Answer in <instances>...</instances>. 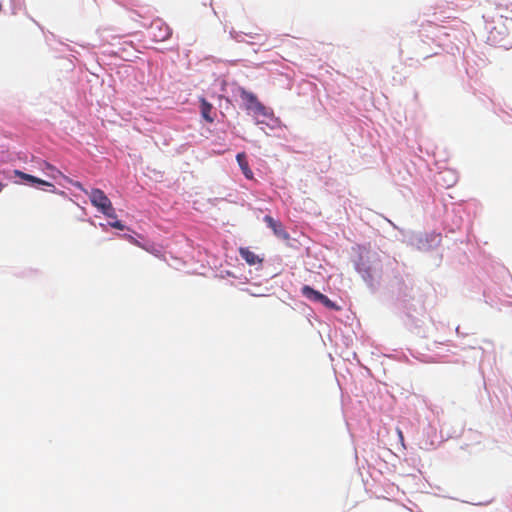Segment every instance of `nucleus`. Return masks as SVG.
<instances>
[{
  "mask_svg": "<svg viewBox=\"0 0 512 512\" xmlns=\"http://www.w3.org/2000/svg\"><path fill=\"white\" fill-rule=\"evenodd\" d=\"M109 225L111 227L115 228V229H118V230H124V228H125V226L119 220H115L113 222H110Z\"/></svg>",
  "mask_w": 512,
  "mask_h": 512,
  "instance_id": "11",
  "label": "nucleus"
},
{
  "mask_svg": "<svg viewBox=\"0 0 512 512\" xmlns=\"http://www.w3.org/2000/svg\"><path fill=\"white\" fill-rule=\"evenodd\" d=\"M301 293L304 297H306L307 299H309L310 301H313V302H318L319 297L322 294L321 292L314 290L309 285H304L301 288Z\"/></svg>",
  "mask_w": 512,
  "mask_h": 512,
  "instance_id": "9",
  "label": "nucleus"
},
{
  "mask_svg": "<svg viewBox=\"0 0 512 512\" xmlns=\"http://www.w3.org/2000/svg\"><path fill=\"white\" fill-rule=\"evenodd\" d=\"M4 187H5V184L0 181V193L2 192Z\"/></svg>",
  "mask_w": 512,
  "mask_h": 512,
  "instance_id": "13",
  "label": "nucleus"
},
{
  "mask_svg": "<svg viewBox=\"0 0 512 512\" xmlns=\"http://www.w3.org/2000/svg\"><path fill=\"white\" fill-rule=\"evenodd\" d=\"M200 111L203 119L208 123H213L215 120L216 113L214 112V108L212 104H210L206 99L201 98L200 100Z\"/></svg>",
  "mask_w": 512,
  "mask_h": 512,
  "instance_id": "5",
  "label": "nucleus"
},
{
  "mask_svg": "<svg viewBox=\"0 0 512 512\" xmlns=\"http://www.w3.org/2000/svg\"><path fill=\"white\" fill-rule=\"evenodd\" d=\"M264 222L267 224V226L269 228H271L274 232V234L278 237V238H281L283 240H288L289 239V234L287 233V231L284 229L283 225L281 224V222L275 220L273 217H271L270 215H266L264 217Z\"/></svg>",
  "mask_w": 512,
  "mask_h": 512,
  "instance_id": "4",
  "label": "nucleus"
},
{
  "mask_svg": "<svg viewBox=\"0 0 512 512\" xmlns=\"http://www.w3.org/2000/svg\"><path fill=\"white\" fill-rule=\"evenodd\" d=\"M236 159H237V162L243 172V174L245 175V177L247 179H252L253 178V172L252 170L250 169L249 165H248V162L246 160V156L244 153H238L237 156H236Z\"/></svg>",
  "mask_w": 512,
  "mask_h": 512,
  "instance_id": "8",
  "label": "nucleus"
},
{
  "mask_svg": "<svg viewBox=\"0 0 512 512\" xmlns=\"http://www.w3.org/2000/svg\"><path fill=\"white\" fill-rule=\"evenodd\" d=\"M398 434H399L400 439L403 440V434H402L401 430H398Z\"/></svg>",
  "mask_w": 512,
  "mask_h": 512,
  "instance_id": "14",
  "label": "nucleus"
},
{
  "mask_svg": "<svg viewBox=\"0 0 512 512\" xmlns=\"http://www.w3.org/2000/svg\"><path fill=\"white\" fill-rule=\"evenodd\" d=\"M239 253L241 257L249 264V265H256L262 263V259L255 254L253 251H251L247 247H241L239 249Z\"/></svg>",
  "mask_w": 512,
  "mask_h": 512,
  "instance_id": "6",
  "label": "nucleus"
},
{
  "mask_svg": "<svg viewBox=\"0 0 512 512\" xmlns=\"http://www.w3.org/2000/svg\"><path fill=\"white\" fill-rule=\"evenodd\" d=\"M14 175L16 177H19L25 181H28V182H31V183H35V184H40V185H45V186H49V187H54V185L50 182H47L45 180H42L40 178H37L33 175H30V174H27V173H24L20 170H14Z\"/></svg>",
  "mask_w": 512,
  "mask_h": 512,
  "instance_id": "7",
  "label": "nucleus"
},
{
  "mask_svg": "<svg viewBox=\"0 0 512 512\" xmlns=\"http://www.w3.org/2000/svg\"><path fill=\"white\" fill-rule=\"evenodd\" d=\"M72 185L87 194L90 198L91 204L101 213L108 218L116 219L117 216L112 202L101 189L93 188L91 191H88L79 181L72 182Z\"/></svg>",
  "mask_w": 512,
  "mask_h": 512,
  "instance_id": "1",
  "label": "nucleus"
},
{
  "mask_svg": "<svg viewBox=\"0 0 512 512\" xmlns=\"http://www.w3.org/2000/svg\"><path fill=\"white\" fill-rule=\"evenodd\" d=\"M152 39L156 42H162L170 38L172 30L162 21H154L150 27Z\"/></svg>",
  "mask_w": 512,
  "mask_h": 512,
  "instance_id": "3",
  "label": "nucleus"
},
{
  "mask_svg": "<svg viewBox=\"0 0 512 512\" xmlns=\"http://www.w3.org/2000/svg\"><path fill=\"white\" fill-rule=\"evenodd\" d=\"M238 91L248 111H251L256 116H268L267 108L258 100L254 93L247 91L243 87H240Z\"/></svg>",
  "mask_w": 512,
  "mask_h": 512,
  "instance_id": "2",
  "label": "nucleus"
},
{
  "mask_svg": "<svg viewBox=\"0 0 512 512\" xmlns=\"http://www.w3.org/2000/svg\"><path fill=\"white\" fill-rule=\"evenodd\" d=\"M128 239H129V241L131 243H133V244L143 248V246L135 238H133L132 236H129Z\"/></svg>",
  "mask_w": 512,
  "mask_h": 512,
  "instance_id": "12",
  "label": "nucleus"
},
{
  "mask_svg": "<svg viewBox=\"0 0 512 512\" xmlns=\"http://www.w3.org/2000/svg\"><path fill=\"white\" fill-rule=\"evenodd\" d=\"M318 302L323 304L326 308L339 310V307L324 294L320 295Z\"/></svg>",
  "mask_w": 512,
  "mask_h": 512,
  "instance_id": "10",
  "label": "nucleus"
}]
</instances>
